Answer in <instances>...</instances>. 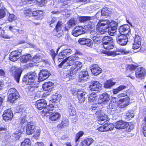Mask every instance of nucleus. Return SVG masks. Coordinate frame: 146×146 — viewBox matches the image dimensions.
<instances>
[{
    "label": "nucleus",
    "mask_w": 146,
    "mask_h": 146,
    "mask_svg": "<svg viewBox=\"0 0 146 146\" xmlns=\"http://www.w3.org/2000/svg\"><path fill=\"white\" fill-rule=\"evenodd\" d=\"M117 24L114 21L110 22L108 20H101L98 23L96 32V36L98 34L102 35L108 31L111 36L115 34Z\"/></svg>",
    "instance_id": "nucleus-1"
},
{
    "label": "nucleus",
    "mask_w": 146,
    "mask_h": 146,
    "mask_svg": "<svg viewBox=\"0 0 146 146\" xmlns=\"http://www.w3.org/2000/svg\"><path fill=\"white\" fill-rule=\"evenodd\" d=\"M82 66V63L79 62L75 63V65L72 66L69 70L65 71L64 76L67 81L72 80L75 78L77 72L80 70Z\"/></svg>",
    "instance_id": "nucleus-2"
},
{
    "label": "nucleus",
    "mask_w": 146,
    "mask_h": 146,
    "mask_svg": "<svg viewBox=\"0 0 146 146\" xmlns=\"http://www.w3.org/2000/svg\"><path fill=\"white\" fill-rule=\"evenodd\" d=\"M36 74L35 72H31L24 76L23 81L27 85H31V87L36 88L38 86L39 82L35 80Z\"/></svg>",
    "instance_id": "nucleus-3"
},
{
    "label": "nucleus",
    "mask_w": 146,
    "mask_h": 146,
    "mask_svg": "<svg viewBox=\"0 0 146 146\" xmlns=\"http://www.w3.org/2000/svg\"><path fill=\"white\" fill-rule=\"evenodd\" d=\"M96 114L98 115V124L102 125L104 123L106 125V128L108 129L107 131H111L113 129L114 125L112 124H109L108 123V116L104 113L101 110H99L96 111Z\"/></svg>",
    "instance_id": "nucleus-4"
},
{
    "label": "nucleus",
    "mask_w": 146,
    "mask_h": 146,
    "mask_svg": "<svg viewBox=\"0 0 146 146\" xmlns=\"http://www.w3.org/2000/svg\"><path fill=\"white\" fill-rule=\"evenodd\" d=\"M79 58L76 55H73L66 58L59 65L61 67L64 65V66H70L73 65L75 63L76 60L78 59Z\"/></svg>",
    "instance_id": "nucleus-5"
},
{
    "label": "nucleus",
    "mask_w": 146,
    "mask_h": 146,
    "mask_svg": "<svg viewBox=\"0 0 146 146\" xmlns=\"http://www.w3.org/2000/svg\"><path fill=\"white\" fill-rule=\"evenodd\" d=\"M71 91L73 94L77 95V97L80 103L84 102L85 100V96L86 93L84 90L73 88L72 89Z\"/></svg>",
    "instance_id": "nucleus-6"
},
{
    "label": "nucleus",
    "mask_w": 146,
    "mask_h": 146,
    "mask_svg": "<svg viewBox=\"0 0 146 146\" xmlns=\"http://www.w3.org/2000/svg\"><path fill=\"white\" fill-rule=\"evenodd\" d=\"M11 74L13 76L17 83H19L20 76L22 73V70L17 67L12 66L10 69Z\"/></svg>",
    "instance_id": "nucleus-7"
},
{
    "label": "nucleus",
    "mask_w": 146,
    "mask_h": 146,
    "mask_svg": "<svg viewBox=\"0 0 146 146\" xmlns=\"http://www.w3.org/2000/svg\"><path fill=\"white\" fill-rule=\"evenodd\" d=\"M21 50L12 51L9 55V58L10 60L13 62L17 60L21 57Z\"/></svg>",
    "instance_id": "nucleus-8"
},
{
    "label": "nucleus",
    "mask_w": 146,
    "mask_h": 146,
    "mask_svg": "<svg viewBox=\"0 0 146 146\" xmlns=\"http://www.w3.org/2000/svg\"><path fill=\"white\" fill-rule=\"evenodd\" d=\"M36 125L33 122L30 121L27 123L26 127V132L28 135H32L35 130Z\"/></svg>",
    "instance_id": "nucleus-9"
},
{
    "label": "nucleus",
    "mask_w": 146,
    "mask_h": 146,
    "mask_svg": "<svg viewBox=\"0 0 146 146\" xmlns=\"http://www.w3.org/2000/svg\"><path fill=\"white\" fill-rule=\"evenodd\" d=\"M50 74V73L48 70H42L40 72L38 75V80L40 81H42L47 78Z\"/></svg>",
    "instance_id": "nucleus-10"
},
{
    "label": "nucleus",
    "mask_w": 146,
    "mask_h": 146,
    "mask_svg": "<svg viewBox=\"0 0 146 146\" xmlns=\"http://www.w3.org/2000/svg\"><path fill=\"white\" fill-rule=\"evenodd\" d=\"M119 52H121L125 54H127L129 52V50H127L125 49L120 48L117 49L115 51H108L107 52L106 54L108 56H115L120 54Z\"/></svg>",
    "instance_id": "nucleus-11"
},
{
    "label": "nucleus",
    "mask_w": 146,
    "mask_h": 146,
    "mask_svg": "<svg viewBox=\"0 0 146 146\" xmlns=\"http://www.w3.org/2000/svg\"><path fill=\"white\" fill-rule=\"evenodd\" d=\"M109 96L106 92L101 94L99 98L98 102L100 104H106L110 100Z\"/></svg>",
    "instance_id": "nucleus-12"
},
{
    "label": "nucleus",
    "mask_w": 146,
    "mask_h": 146,
    "mask_svg": "<svg viewBox=\"0 0 146 146\" xmlns=\"http://www.w3.org/2000/svg\"><path fill=\"white\" fill-rule=\"evenodd\" d=\"M136 77L142 78L146 76V71L145 68L139 67L137 68L135 72Z\"/></svg>",
    "instance_id": "nucleus-13"
},
{
    "label": "nucleus",
    "mask_w": 146,
    "mask_h": 146,
    "mask_svg": "<svg viewBox=\"0 0 146 146\" xmlns=\"http://www.w3.org/2000/svg\"><path fill=\"white\" fill-rule=\"evenodd\" d=\"M84 29L83 27L81 26H77L72 31V34L74 36H77L85 33V32Z\"/></svg>",
    "instance_id": "nucleus-14"
},
{
    "label": "nucleus",
    "mask_w": 146,
    "mask_h": 146,
    "mask_svg": "<svg viewBox=\"0 0 146 146\" xmlns=\"http://www.w3.org/2000/svg\"><path fill=\"white\" fill-rule=\"evenodd\" d=\"M126 98L120 99L118 102V106L120 108H123L129 105V98L126 96Z\"/></svg>",
    "instance_id": "nucleus-15"
},
{
    "label": "nucleus",
    "mask_w": 146,
    "mask_h": 146,
    "mask_svg": "<svg viewBox=\"0 0 146 146\" xmlns=\"http://www.w3.org/2000/svg\"><path fill=\"white\" fill-rule=\"evenodd\" d=\"M3 119L5 121L11 120L13 117L12 111L10 110H5L3 115Z\"/></svg>",
    "instance_id": "nucleus-16"
},
{
    "label": "nucleus",
    "mask_w": 146,
    "mask_h": 146,
    "mask_svg": "<svg viewBox=\"0 0 146 146\" xmlns=\"http://www.w3.org/2000/svg\"><path fill=\"white\" fill-rule=\"evenodd\" d=\"M47 105L46 101L44 99H41L37 101L36 102L35 106L39 110L42 109L46 107Z\"/></svg>",
    "instance_id": "nucleus-17"
},
{
    "label": "nucleus",
    "mask_w": 146,
    "mask_h": 146,
    "mask_svg": "<svg viewBox=\"0 0 146 146\" xmlns=\"http://www.w3.org/2000/svg\"><path fill=\"white\" fill-rule=\"evenodd\" d=\"M102 85L98 82L94 81L92 82L89 86L90 90L91 91H95L97 92L100 89Z\"/></svg>",
    "instance_id": "nucleus-18"
},
{
    "label": "nucleus",
    "mask_w": 146,
    "mask_h": 146,
    "mask_svg": "<svg viewBox=\"0 0 146 146\" xmlns=\"http://www.w3.org/2000/svg\"><path fill=\"white\" fill-rule=\"evenodd\" d=\"M141 37L138 35H136L134 39V41L132 45V48L135 50L138 49L141 46Z\"/></svg>",
    "instance_id": "nucleus-19"
},
{
    "label": "nucleus",
    "mask_w": 146,
    "mask_h": 146,
    "mask_svg": "<svg viewBox=\"0 0 146 146\" xmlns=\"http://www.w3.org/2000/svg\"><path fill=\"white\" fill-rule=\"evenodd\" d=\"M117 43L122 46L125 45L128 41L127 37L126 35H121L117 39Z\"/></svg>",
    "instance_id": "nucleus-20"
},
{
    "label": "nucleus",
    "mask_w": 146,
    "mask_h": 146,
    "mask_svg": "<svg viewBox=\"0 0 146 146\" xmlns=\"http://www.w3.org/2000/svg\"><path fill=\"white\" fill-rule=\"evenodd\" d=\"M88 76V72L86 70H82L79 73L78 81L83 82L87 80Z\"/></svg>",
    "instance_id": "nucleus-21"
},
{
    "label": "nucleus",
    "mask_w": 146,
    "mask_h": 146,
    "mask_svg": "<svg viewBox=\"0 0 146 146\" xmlns=\"http://www.w3.org/2000/svg\"><path fill=\"white\" fill-rule=\"evenodd\" d=\"M119 32L121 35H126L128 34L130 31L129 26L127 25H124L120 27Z\"/></svg>",
    "instance_id": "nucleus-22"
},
{
    "label": "nucleus",
    "mask_w": 146,
    "mask_h": 146,
    "mask_svg": "<svg viewBox=\"0 0 146 146\" xmlns=\"http://www.w3.org/2000/svg\"><path fill=\"white\" fill-rule=\"evenodd\" d=\"M128 125L127 122L121 120L116 122L114 126L116 128L121 129L125 128Z\"/></svg>",
    "instance_id": "nucleus-23"
},
{
    "label": "nucleus",
    "mask_w": 146,
    "mask_h": 146,
    "mask_svg": "<svg viewBox=\"0 0 146 146\" xmlns=\"http://www.w3.org/2000/svg\"><path fill=\"white\" fill-rule=\"evenodd\" d=\"M91 71L93 74L97 76L100 74L102 71V70L97 65H93L91 69Z\"/></svg>",
    "instance_id": "nucleus-24"
},
{
    "label": "nucleus",
    "mask_w": 146,
    "mask_h": 146,
    "mask_svg": "<svg viewBox=\"0 0 146 146\" xmlns=\"http://www.w3.org/2000/svg\"><path fill=\"white\" fill-rule=\"evenodd\" d=\"M54 106L53 104H51L46 106L44 110L42 111V113L44 115L47 113H51L54 109Z\"/></svg>",
    "instance_id": "nucleus-25"
},
{
    "label": "nucleus",
    "mask_w": 146,
    "mask_h": 146,
    "mask_svg": "<svg viewBox=\"0 0 146 146\" xmlns=\"http://www.w3.org/2000/svg\"><path fill=\"white\" fill-rule=\"evenodd\" d=\"M54 86V84L51 82L44 83L42 86V88L44 91H51Z\"/></svg>",
    "instance_id": "nucleus-26"
},
{
    "label": "nucleus",
    "mask_w": 146,
    "mask_h": 146,
    "mask_svg": "<svg viewBox=\"0 0 146 146\" xmlns=\"http://www.w3.org/2000/svg\"><path fill=\"white\" fill-rule=\"evenodd\" d=\"M68 111L70 115L74 116L76 114V109L74 106L71 103H69L68 105Z\"/></svg>",
    "instance_id": "nucleus-27"
},
{
    "label": "nucleus",
    "mask_w": 146,
    "mask_h": 146,
    "mask_svg": "<svg viewBox=\"0 0 146 146\" xmlns=\"http://www.w3.org/2000/svg\"><path fill=\"white\" fill-rule=\"evenodd\" d=\"M24 127H22L21 128L19 127L18 129V131H16L15 133L13 134V136L15 137L17 140L19 139L21 137L22 133L24 131Z\"/></svg>",
    "instance_id": "nucleus-28"
},
{
    "label": "nucleus",
    "mask_w": 146,
    "mask_h": 146,
    "mask_svg": "<svg viewBox=\"0 0 146 146\" xmlns=\"http://www.w3.org/2000/svg\"><path fill=\"white\" fill-rule=\"evenodd\" d=\"M43 55L41 54H38L35 55L32 59V60L35 63H36L41 62L43 60Z\"/></svg>",
    "instance_id": "nucleus-29"
},
{
    "label": "nucleus",
    "mask_w": 146,
    "mask_h": 146,
    "mask_svg": "<svg viewBox=\"0 0 146 146\" xmlns=\"http://www.w3.org/2000/svg\"><path fill=\"white\" fill-rule=\"evenodd\" d=\"M96 31H92L90 33V34L92 35L91 37L94 38V41L95 43L96 44H98L100 42V40L98 37H99V36L101 35L98 34L96 36Z\"/></svg>",
    "instance_id": "nucleus-30"
},
{
    "label": "nucleus",
    "mask_w": 146,
    "mask_h": 146,
    "mask_svg": "<svg viewBox=\"0 0 146 146\" xmlns=\"http://www.w3.org/2000/svg\"><path fill=\"white\" fill-rule=\"evenodd\" d=\"M6 11V9L3 7V4L0 1V19L5 17Z\"/></svg>",
    "instance_id": "nucleus-31"
},
{
    "label": "nucleus",
    "mask_w": 146,
    "mask_h": 146,
    "mask_svg": "<svg viewBox=\"0 0 146 146\" xmlns=\"http://www.w3.org/2000/svg\"><path fill=\"white\" fill-rule=\"evenodd\" d=\"M92 138H87L83 141L81 143L82 146H89L93 142Z\"/></svg>",
    "instance_id": "nucleus-32"
},
{
    "label": "nucleus",
    "mask_w": 146,
    "mask_h": 146,
    "mask_svg": "<svg viewBox=\"0 0 146 146\" xmlns=\"http://www.w3.org/2000/svg\"><path fill=\"white\" fill-rule=\"evenodd\" d=\"M61 96L60 94L55 93L52 96L51 100H50L52 102H56L59 101L61 98Z\"/></svg>",
    "instance_id": "nucleus-33"
},
{
    "label": "nucleus",
    "mask_w": 146,
    "mask_h": 146,
    "mask_svg": "<svg viewBox=\"0 0 146 146\" xmlns=\"http://www.w3.org/2000/svg\"><path fill=\"white\" fill-rule=\"evenodd\" d=\"M54 29H58L60 30H62L64 31H68L67 29L64 26L63 23L60 21H58Z\"/></svg>",
    "instance_id": "nucleus-34"
},
{
    "label": "nucleus",
    "mask_w": 146,
    "mask_h": 146,
    "mask_svg": "<svg viewBox=\"0 0 146 146\" xmlns=\"http://www.w3.org/2000/svg\"><path fill=\"white\" fill-rule=\"evenodd\" d=\"M60 117V114L58 112L53 113L50 116V119L52 121H56Z\"/></svg>",
    "instance_id": "nucleus-35"
},
{
    "label": "nucleus",
    "mask_w": 146,
    "mask_h": 146,
    "mask_svg": "<svg viewBox=\"0 0 146 146\" xmlns=\"http://www.w3.org/2000/svg\"><path fill=\"white\" fill-rule=\"evenodd\" d=\"M31 59V56L30 54L23 55L20 58V61L22 63H26Z\"/></svg>",
    "instance_id": "nucleus-36"
},
{
    "label": "nucleus",
    "mask_w": 146,
    "mask_h": 146,
    "mask_svg": "<svg viewBox=\"0 0 146 146\" xmlns=\"http://www.w3.org/2000/svg\"><path fill=\"white\" fill-rule=\"evenodd\" d=\"M111 12L107 8H103L101 11V16H108L111 14Z\"/></svg>",
    "instance_id": "nucleus-37"
},
{
    "label": "nucleus",
    "mask_w": 146,
    "mask_h": 146,
    "mask_svg": "<svg viewBox=\"0 0 146 146\" xmlns=\"http://www.w3.org/2000/svg\"><path fill=\"white\" fill-rule=\"evenodd\" d=\"M97 99V95L94 92L90 94L88 97V102H94Z\"/></svg>",
    "instance_id": "nucleus-38"
},
{
    "label": "nucleus",
    "mask_w": 146,
    "mask_h": 146,
    "mask_svg": "<svg viewBox=\"0 0 146 146\" xmlns=\"http://www.w3.org/2000/svg\"><path fill=\"white\" fill-rule=\"evenodd\" d=\"M53 32L54 35L57 36L58 37H60L63 35L64 31L62 30H60L58 29H54Z\"/></svg>",
    "instance_id": "nucleus-39"
},
{
    "label": "nucleus",
    "mask_w": 146,
    "mask_h": 146,
    "mask_svg": "<svg viewBox=\"0 0 146 146\" xmlns=\"http://www.w3.org/2000/svg\"><path fill=\"white\" fill-rule=\"evenodd\" d=\"M115 84V83L112 82L111 80H108L104 83V87L105 88H109Z\"/></svg>",
    "instance_id": "nucleus-40"
},
{
    "label": "nucleus",
    "mask_w": 146,
    "mask_h": 146,
    "mask_svg": "<svg viewBox=\"0 0 146 146\" xmlns=\"http://www.w3.org/2000/svg\"><path fill=\"white\" fill-rule=\"evenodd\" d=\"M106 42L103 43V46L105 49L109 50L112 49L113 48V43H107Z\"/></svg>",
    "instance_id": "nucleus-41"
},
{
    "label": "nucleus",
    "mask_w": 146,
    "mask_h": 146,
    "mask_svg": "<svg viewBox=\"0 0 146 146\" xmlns=\"http://www.w3.org/2000/svg\"><path fill=\"white\" fill-rule=\"evenodd\" d=\"M18 94V92L17 90L15 88H11L9 89L8 92V97L9 98H11L12 97L13 94Z\"/></svg>",
    "instance_id": "nucleus-42"
},
{
    "label": "nucleus",
    "mask_w": 146,
    "mask_h": 146,
    "mask_svg": "<svg viewBox=\"0 0 146 146\" xmlns=\"http://www.w3.org/2000/svg\"><path fill=\"white\" fill-rule=\"evenodd\" d=\"M126 86L124 85H121L116 89L113 90V92L114 94H116L118 93L120 91L125 89Z\"/></svg>",
    "instance_id": "nucleus-43"
},
{
    "label": "nucleus",
    "mask_w": 146,
    "mask_h": 146,
    "mask_svg": "<svg viewBox=\"0 0 146 146\" xmlns=\"http://www.w3.org/2000/svg\"><path fill=\"white\" fill-rule=\"evenodd\" d=\"M31 143V141L29 138H26L22 142L21 146H30Z\"/></svg>",
    "instance_id": "nucleus-44"
},
{
    "label": "nucleus",
    "mask_w": 146,
    "mask_h": 146,
    "mask_svg": "<svg viewBox=\"0 0 146 146\" xmlns=\"http://www.w3.org/2000/svg\"><path fill=\"white\" fill-rule=\"evenodd\" d=\"M103 43L106 42L107 43H113V40L112 37L110 36H107L103 38Z\"/></svg>",
    "instance_id": "nucleus-45"
},
{
    "label": "nucleus",
    "mask_w": 146,
    "mask_h": 146,
    "mask_svg": "<svg viewBox=\"0 0 146 146\" xmlns=\"http://www.w3.org/2000/svg\"><path fill=\"white\" fill-rule=\"evenodd\" d=\"M93 17H80L79 18V21L81 22H84L92 19Z\"/></svg>",
    "instance_id": "nucleus-46"
},
{
    "label": "nucleus",
    "mask_w": 146,
    "mask_h": 146,
    "mask_svg": "<svg viewBox=\"0 0 146 146\" xmlns=\"http://www.w3.org/2000/svg\"><path fill=\"white\" fill-rule=\"evenodd\" d=\"M13 94L12 95H13L12 97L11 98H9L8 97V100L10 101L11 102H13L15 100L17 99L19 97V93H18V94Z\"/></svg>",
    "instance_id": "nucleus-47"
},
{
    "label": "nucleus",
    "mask_w": 146,
    "mask_h": 146,
    "mask_svg": "<svg viewBox=\"0 0 146 146\" xmlns=\"http://www.w3.org/2000/svg\"><path fill=\"white\" fill-rule=\"evenodd\" d=\"M0 36L5 38H9L10 37L9 35L4 34V31L2 29L1 27H0Z\"/></svg>",
    "instance_id": "nucleus-48"
},
{
    "label": "nucleus",
    "mask_w": 146,
    "mask_h": 146,
    "mask_svg": "<svg viewBox=\"0 0 146 146\" xmlns=\"http://www.w3.org/2000/svg\"><path fill=\"white\" fill-rule=\"evenodd\" d=\"M84 45L91 47H92L93 43L92 40L90 39L87 38Z\"/></svg>",
    "instance_id": "nucleus-49"
},
{
    "label": "nucleus",
    "mask_w": 146,
    "mask_h": 146,
    "mask_svg": "<svg viewBox=\"0 0 146 146\" xmlns=\"http://www.w3.org/2000/svg\"><path fill=\"white\" fill-rule=\"evenodd\" d=\"M76 23V21L73 19H71L69 21L68 23V27H71L75 25Z\"/></svg>",
    "instance_id": "nucleus-50"
},
{
    "label": "nucleus",
    "mask_w": 146,
    "mask_h": 146,
    "mask_svg": "<svg viewBox=\"0 0 146 146\" xmlns=\"http://www.w3.org/2000/svg\"><path fill=\"white\" fill-rule=\"evenodd\" d=\"M125 116L127 117V118H132L134 116V114L132 110H130L127 112L125 113Z\"/></svg>",
    "instance_id": "nucleus-51"
},
{
    "label": "nucleus",
    "mask_w": 146,
    "mask_h": 146,
    "mask_svg": "<svg viewBox=\"0 0 146 146\" xmlns=\"http://www.w3.org/2000/svg\"><path fill=\"white\" fill-rule=\"evenodd\" d=\"M104 125L100 127L97 129L99 131L101 132L107 131L108 129H106V128L105 123H104Z\"/></svg>",
    "instance_id": "nucleus-52"
},
{
    "label": "nucleus",
    "mask_w": 146,
    "mask_h": 146,
    "mask_svg": "<svg viewBox=\"0 0 146 146\" xmlns=\"http://www.w3.org/2000/svg\"><path fill=\"white\" fill-rule=\"evenodd\" d=\"M17 17L13 14H10L8 17V20L10 22H12L13 21L16 19Z\"/></svg>",
    "instance_id": "nucleus-53"
},
{
    "label": "nucleus",
    "mask_w": 146,
    "mask_h": 146,
    "mask_svg": "<svg viewBox=\"0 0 146 146\" xmlns=\"http://www.w3.org/2000/svg\"><path fill=\"white\" fill-rule=\"evenodd\" d=\"M84 134V132L83 131H80L77 133L76 135V141L77 142L80 139V137Z\"/></svg>",
    "instance_id": "nucleus-54"
},
{
    "label": "nucleus",
    "mask_w": 146,
    "mask_h": 146,
    "mask_svg": "<svg viewBox=\"0 0 146 146\" xmlns=\"http://www.w3.org/2000/svg\"><path fill=\"white\" fill-rule=\"evenodd\" d=\"M134 126L133 124L131 123L129 124L128 123V125L125 128H126V129L127 131L129 132L130 131L134 128Z\"/></svg>",
    "instance_id": "nucleus-55"
},
{
    "label": "nucleus",
    "mask_w": 146,
    "mask_h": 146,
    "mask_svg": "<svg viewBox=\"0 0 146 146\" xmlns=\"http://www.w3.org/2000/svg\"><path fill=\"white\" fill-rule=\"evenodd\" d=\"M61 125L62 127H66L69 125V122L67 119H63L61 123Z\"/></svg>",
    "instance_id": "nucleus-56"
},
{
    "label": "nucleus",
    "mask_w": 146,
    "mask_h": 146,
    "mask_svg": "<svg viewBox=\"0 0 146 146\" xmlns=\"http://www.w3.org/2000/svg\"><path fill=\"white\" fill-rule=\"evenodd\" d=\"M86 39L87 38H80L78 40V42L80 44L84 45Z\"/></svg>",
    "instance_id": "nucleus-57"
},
{
    "label": "nucleus",
    "mask_w": 146,
    "mask_h": 146,
    "mask_svg": "<svg viewBox=\"0 0 146 146\" xmlns=\"http://www.w3.org/2000/svg\"><path fill=\"white\" fill-rule=\"evenodd\" d=\"M48 0H36L37 2L42 6L45 4L47 2ZM42 6V5H41Z\"/></svg>",
    "instance_id": "nucleus-58"
},
{
    "label": "nucleus",
    "mask_w": 146,
    "mask_h": 146,
    "mask_svg": "<svg viewBox=\"0 0 146 146\" xmlns=\"http://www.w3.org/2000/svg\"><path fill=\"white\" fill-rule=\"evenodd\" d=\"M62 51L59 54L58 56V60H59V61H60L59 60L60 59H63L66 56L65 54Z\"/></svg>",
    "instance_id": "nucleus-59"
},
{
    "label": "nucleus",
    "mask_w": 146,
    "mask_h": 146,
    "mask_svg": "<svg viewBox=\"0 0 146 146\" xmlns=\"http://www.w3.org/2000/svg\"><path fill=\"white\" fill-rule=\"evenodd\" d=\"M63 53L65 54V55L67 54H69L72 53V51L71 50L69 49H66L63 51Z\"/></svg>",
    "instance_id": "nucleus-60"
},
{
    "label": "nucleus",
    "mask_w": 146,
    "mask_h": 146,
    "mask_svg": "<svg viewBox=\"0 0 146 146\" xmlns=\"http://www.w3.org/2000/svg\"><path fill=\"white\" fill-rule=\"evenodd\" d=\"M9 30L12 32L14 33L17 32V29L15 28V26H11L9 27Z\"/></svg>",
    "instance_id": "nucleus-61"
},
{
    "label": "nucleus",
    "mask_w": 146,
    "mask_h": 146,
    "mask_svg": "<svg viewBox=\"0 0 146 146\" xmlns=\"http://www.w3.org/2000/svg\"><path fill=\"white\" fill-rule=\"evenodd\" d=\"M50 54L51 56L53 59L54 60L55 57L56 55L57 54L53 50H52L50 51Z\"/></svg>",
    "instance_id": "nucleus-62"
},
{
    "label": "nucleus",
    "mask_w": 146,
    "mask_h": 146,
    "mask_svg": "<svg viewBox=\"0 0 146 146\" xmlns=\"http://www.w3.org/2000/svg\"><path fill=\"white\" fill-rule=\"evenodd\" d=\"M39 10H36V11H33V12H32L31 13H32L33 16H38L39 14Z\"/></svg>",
    "instance_id": "nucleus-63"
},
{
    "label": "nucleus",
    "mask_w": 146,
    "mask_h": 146,
    "mask_svg": "<svg viewBox=\"0 0 146 146\" xmlns=\"http://www.w3.org/2000/svg\"><path fill=\"white\" fill-rule=\"evenodd\" d=\"M129 69L131 70H135L137 68L136 66L133 65H131L129 66Z\"/></svg>",
    "instance_id": "nucleus-64"
}]
</instances>
